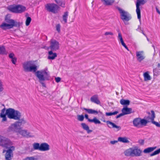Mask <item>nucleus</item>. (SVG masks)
I'll return each instance as SVG.
<instances>
[{
	"mask_svg": "<svg viewBox=\"0 0 160 160\" xmlns=\"http://www.w3.org/2000/svg\"><path fill=\"white\" fill-rule=\"evenodd\" d=\"M118 39L119 41L123 40L122 35L120 32H119L118 33Z\"/></svg>",
	"mask_w": 160,
	"mask_h": 160,
	"instance_id": "a19ab883",
	"label": "nucleus"
},
{
	"mask_svg": "<svg viewBox=\"0 0 160 160\" xmlns=\"http://www.w3.org/2000/svg\"><path fill=\"white\" fill-rule=\"evenodd\" d=\"M104 35L105 36H107L109 35L112 36L114 34L112 32H106L104 33Z\"/></svg>",
	"mask_w": 160,
	"mask_h": 160,
	"instance_id": "58836bf2",
	"label": "nucleus"
},
{
	"mask_svg": "<svg viewBox=\"0 0 160 160\" xmlns=\"http://www.w3.org/2000/svg\"><path fill=\"white\" fill-rule=\"evenodd\" d=\"M84 117L83 115H78L77 116V119L78 120L82 121L83 120Z\"/></svg>",
	"mask_w": 160,
	"mask_h": 160,
	"instance_id": "4c0bfd02",
	"label": "nucleus"
},
{
	"mask_svg": "<svg viewBox=\"0 0 160 160\" xmlns=\"http://www.w3.org/2000/svg\"><path fill=\"white\" fill-rule=\"evenodd\" d=\"M118 141L114 140V141H110V143L112 144H114L115 143H117Z\"/></svg>",
	"mask_w": 160,
	"mask_h": 160,
	"instance_id": "09e8293b",
	"label": "nucleus"
},
{
	"mask_svg": "<svg viewBox=\"0 0 160 160\" xmlns=\"http://www.w3.org/2000/svg\"><path fill=\"white\" fill-rule=\"evenodd\" d=\"M84 109L89 114H97L98 113L100 114H102V112L100 111H98L91 109H87L85 108H84Z\"/></svg>",
	"mask_w": 160,
	"mask_h": 160,
	"instance_id": "412c9836",
	"label": "nucleus"
},
{
	"mask_svg": "<svg viewBox=\"0 0 160 160\" xmlns=\"http://www.w3.org/2000/svg\"><path fill=\"white\" fill-rule=\"evenodd\" d=\"M59 47V44L58 42L54 39H52L50 41L49 48L53 51L58 50Z\"/></svg>",
	"mask_w": 160,
	"mask_h": 160,
	"instance_id": "ddd939ff",
	"label": "nucleus"
},
{
	"mask_svg": "<svg viewBox=\"0 0 160 160\" xmlns=\"http://www.w3.org/2000/svg\"><path fill=\"white\" fill-rule=\"evenodd\" d=\"M146 2V0H137L136 5V12L137 14L138 18L139 19L140 22L141 21V12L139 8V6L140 5H143Z\"/></svg>",
	"mask_w": 160,
	"mask_h": 160,
	"instance_id": "9d476101",
	"label": "nucleus"
},
{
	"mask_svg": "<svg viewBox=\"0 0 160 160\" xmlns=\"http://www.w3.org/2000/svg\"><path fill=\"white\" fill-rule=\"evenodd\" d=\"M158 67L160 66V64H159H159H158Z\"/></svg>",
	"mask_w": 160,
	"mask_h": 160,
	"instance_id": "4d7b16f0",
	"label": "nucleus"
},
{
	"mask_svg": "<svg viewBox=\"0 0 160 160\" xmlns=\"http://www.w3.org/2000/svg\"><path fill=\"white\" fill-rule=\"evenodd\" d=\"M68 16V12H66L64 13L62 16L63 21L64 23H65L67 22V19Z\"/></svg>",
	"mask_w": 160,
	"mask_h": 160,
	"instance_id": "2f4dec72",
	"label": "nucleus"
},
{
	"mask_svg": "<svg viewBox=\"0 0 160 160\" xmlns=\"http://www.w3.org/2000/svg\"><path fill=\"white\" fill-rule=\"evenodd\" d=\"M14 55L13 53H11L9 54V57L11 58H14Z\"/></svg>",
	"mask_w": 160,
	"mask_h": 160,
	"instance_id": "8fccbe9b",
	"label": "nucleus"
},
{
	"mask_svg": "<svg viewBox=\"0 0 160 160\" xmlns=\"http://www.w3.org/2000/svg\"><path fill=\"white\" fill-rule=\"evenodd\" d=\"M106 122L109 128H115L117 129L118 130H119L121 129L120 127L116 125L114 123L109 121H107Z\"/></svg>",
	"mask_w": 160,
	"mask_h": 160,
	"instance_id": "aec40b11",
	"label": "nucleus"
},
{
	"mask_svg": "<svg viewBox=\"0 0 160 160\" xmlns=\"http://www.w3.org/2000/svg\"><path fill=\"white\" fill-rule=\"evenodd\" d=\"M55 2L59 6L62 7H65L64 0H54Z\"/></svg>",
	"mask_w": 160,
	"mask_h": 160,
	"instance_id": "cd10ccee",
	"label": "nucleus"
},
{
	"mask_svg": "<svg viewBox=\"0 0 160 160\" xmlns=\"http://www.w3.org/2000/svg\"><path fill=\"white\" fill-rule=\"evenodd\" d=\"M85 117L86 119H88V121H89V120H91V119H90L88 118V114H85Z\"/></svg>",
	"mask_w": 160,
	"mask_h": 160,
	"instance_id": "603ef678",
	"label": "nucleus"
},
{
	"mask_svg": "<svg viewBox=\"0 0 160 160\" xmlns=\"http://www.w3.org/2000/svg\"><path fill=\"white\" fill-rule=\"evenodd\" d=\"M5 21L6 22L11 25V27L12 28L13 27L17 26L18 24L19 23L15 22L13 19L6 17L5 18Z\"/></svg>",
	"mask_w": 160,
	"mask_h": 160,
	"instance_id": "2eb2a0df",
	"label": "nucleus"
},
{
	"mask_svg": "<svg viewBox=\"0 0 160 160\" xmlns=\"http://www.w3.org/2000/svg\"><path fill=\"white\" fill-rule=\"evenodd\" d=\"M11 59H12L11 61H12V63L13 64H16V61H17L16 58L15 57H14V58H11Z\"/></svg>",
	"mask_w": 160,
	"mask_h": 160,
	"instance_id": "c03bdc74",
	"label": "nucleus"
},
{
	"mask_svg": "<svg viewBox=\"0 0 160 160\" xmlns=\"http://www.w3.org/2000/svg\"><path fill=\"white\" fill-rule=\"evenodd\" d=\"M89 122H93L95 124H100L101 123V122L96 117H94L92 119L89 120Z\"/></svg>",
	"mask_w": 160,
	"mask_h": 160,
	"instance_id": "473e14b6",
	"label": "nucleus"
},
{
	"mask_svg": "<svg viewBox=\"0 0 160 160\" xmlns=\"http://www.w3.org/2000/svg\"><path fill=\"white\" fill-rule=\"evenodd\" d=\"M24 160H35V158L33 157H28L25 158Z\"/></svg>",
	"mask_w": 160,
	"mask_h": 160,
	"instance_id": "37998d69",
	"label": "nucleus"
},
{
	"mask_svg": "<svg viewBox=\"0 0 160 160\" xmlns=\"http://www.w3.org/2000/svg\"><path fill=\"white\" fill-rule=\"evenodd\" d=\"M90 100L92 102L97 104H100V102L98 99V96L97 95H95L92 96L90 98Z\"/></svg>",
	"mask_w": 160,
	"mask_h": 160,
	"instance_id": "6ab92c4d",
	"label": "nucleus"
},
{
	"mask_svg": "<svg viewBox=\"0 0 160 160\" xmlns=\"http://www.w3.org/2000/svg\"><path fill=\"white\" fill-rule=\"evenodd\" d=\"M3 90L2 82V80L0 79V92L2 91Z\"/></svg>",
	"mask_w": 160,
	"mask_h": 160,
	"instance_id": "ea45409f",
	"label": "nucleus"
},
{
	"mask_svg": "<svg viewBox=\"0 0 160 160\" xmlns=\"http://www.w3.org/2000/svg\"><path fill=\"white\" fill-rule=\"evenodd\" d=\"M31 21V18L30 17H28L26 21V25L27 26H28Z\"/></svg>",
	"mask_w": 160,
	"mask_h": 160,
	"instance_id": "e433bc0d",
	"label": "nucleus"
},
{
	"mask_svg": "<svg viewBox=\"0 0 160 160\" xmlns=\"http://www.w3.org/2000/svg\"><path fill=\"white\" fill-rule=\"evenodd\" d=\"M82 128L85 130L87 131L88 133H89L92 132V130L89 129V127L85 123H82L81 124Z\"/></svg>",
	"mask_w": 160,
	"mask_h": 160,
	"instance_id": "bb28decb",
	"label": "nucleus"
},
{
	"mask_svg": "<svg viewBox=\"0 0 160 160\" xmlns=\"http://www.w3.org/2000/svg\"><path fill=\"white\" fill-rule=\"evenodd\" d=\"M56 28L57 31L59 32L60 31V24H58L56 25Z\"/></svg>",
	"mask_w": 160,
	"mask_h": 160,
	"instance_id": "79ce46f5",
	"label": "nucleus"
},
{
	"mask_svg": "<svg viewBox=\"0 0 160 160\" xmlns=\"http://www.w3.org/2000/svg\"><path fill=\"white\" fill-rule=\"evenodd\" d=\"M22 67L24 71L25 72H36L38 67L35 64V62L30 61L24 62L22 64Z\"/></svg>",
	"mask_w": 160,
	"mask_h": 160,
	"instance_id": "20e7f679",
	"label": "nucleus"
},
{
	"mask_svg": "<svg viewBox=\"0 0 160 160\" xmlns=\"http://www.w3.org/2000/svg\"><path fill=\"white\" fill-rule=\"evenodd\" d=\"M13 142L8 138L0 135V146L6 148H9Z\"/></svg>",
	"mask_w": 160,
	"mask_h": 160,
	"instance_id": "0eeeda50",
	"label": "nucleus"
},
{
	"mask_svg": "<svg viewBox=\"0 0 160 160\" xmlns=\"http://www.w3.org/2000/svg\"><path fill=\"white\" fill-rule=\"evenodd\" d=\"M149 122V121L148 120V116L145 117L143 119L139 118H135L132 122L133 126L138 128H141L146 126L147 124Z\"/></svg>",
	"mask_w": 160,
	"mask_h": 160,
	"instance_id": "39448f33",
	"label": "nucleus"
},
{
	"mask_svg": "<svg viewBox=\"0 0 160 160\" xmlns=\"http://www.w3.org/2000/svg\"><path fill=\"white\" fill-rule=\"evenodd\" d=\"M142 151L137 146L130 148L124 152V155L126 156L139 157L142 155Z\"/></svg>",
	"mask_w": 160,
	"mask_h": 160,
	"instance_id": "7ed1b4c3",
	"label": "nucleus"
},
{
	"mask_svg": "<svg viewBox=\"0 0 160 160\" xmlns=\"http://www.w3.org/2000/svg\"><path fill=\"white\" fill-rule=\"evenodd\" d=\"M147 40H148V41H149L148 39V38H147Z\"/></svg>",
	"mask_w": 160,
	"mask_h": 160,
	"instance_id": "bf43d9fd",
	"label": "nucleus"
},
{
	"mask_svg": "<svg viewBox=\"0 0 160 160\" xmlns=\"http://www.w3.org/2000/svg\"><path fill=\"white\" fill-rule=\"evenodd\" d=\"M160 153V148L155 150L153 152L151 153L150 156H153L159 154Z\"/></svg>",
	"mask_w": 160,
	"mask_h": 160,
	"instance_id": "f704fd0d",
	"label": "nucleus"
},
{
	"mask_svg": "<svg viewBox=\"0 0 160 160\" xmlns=\"http://www.w3.org/2000/svg\"><path fill=\"white\" fill-rule=\"evenodd\" d=\"M33 146L35 150H39L40 151V145L39 143H35L33 144Z\"/></svg>",
	"mask_w": 160,
	"mask_h": 160,
	"instance_id": "72a5a7b5",
	"label": "nucleus"
},
{
	"mask_svg": "<svg viewBox=\"0 0 160 160\" xmlns=\"http://www.w3.org/2000/svg\"><path fill=\"white\" fill-rule=\"evenodd\" d=\"M136 54L137 60L139 62H141L145 58V54L143 51H136Z\"/></svg>",
	"mask_w": 160,
	"mask_h": 160,
	"instance_id": "4468645a",
	"label": "nucleus"
},
{
	"mask_svg": "<svg viewBox=\"0 0 160 160\" xmlns=\"http://www.w3.org/2000/svg\"><path fill=\"white\" fill-rule=\"evenodd\" d=\"M15 147L14 146H11L6 151L5 154V160H11L12 158L13 157L12 152L15 150Z\"/></svg>",
	"mask_w": 160,
	"mask_h": 160,
	"instance_id": "9b49d317",
	"label": "nucleus"
},
{
	"mask_svg": "<svg viewBox=\"0 0 160 160\" xmlns=\"http://www.w3.org/2000/svg\"><path fill=\"white\" fill-rule=\"evenodd\" d=\"M55 80L56 82H59L60 81L61 78L60 77H58L55 78Z\"/></svg>",
	"mask_w": 160,
	"mask_h": 160,
	"instance_id": "a18cd8bd",
	"label": "nucleus"
},
{
	"mask_svg": "<svg viewBox=\"0 0 160 160\" xmlns=\"http://www.w3.org/2000/svg\"><path fill=\"white\" fill-rule=\"evenodd\" d=\"M50 149L49 145L46 143H43L40 145V151H48Z\"/></svg>",
	"mask_w": 160,
	"mask_h": 160,
	"instance_id": "f3484780",
	"label": "nucleus"
},
{
	"mask_svg": "<svg viewBox=\"0 0 160 160\" xmlns=\"http://www.w3.org/2000/svg\"><path fill=\"white\" fill-rule=\"evenodd\" d=\"M36 76L39 79V82L42 84L43 87L45 86V84L42 81L48 80L50 77V73L47 68L38 71L35 73Z\"/></svg>",
	"mask_w": 160,
	"mask_h": 160,
	"instance_id": "f03ea898",
	"label": "nucleus"
},
{
	"mask_svg": "<svg viewBox=\"0 0 160 160\" xmlns=\"http://www.w3.org/2000/svg\"><path fill=\"white\" fill-rule=\"evenodd\" d=\"M122 112H123L125 115L129 114L134 112L132 111L131 108H128L127 107H123L122 110Z\"/></svg>",
	"mask_w": 160,
	"mask_h": 160,
	"instance_id": "a211bd4d",
	"label": "nucleus"
},
{
	"mask_svg": "<svg viewBox=\"0 0 160 160\" xmlns=\"http://www.w3.org/2000/svg\"><path fill=\"white\" fill-rule=\"evenodd\" d=\"M102 1L106 5H111L114 2L115 0H102Z\"/></svg>",
	"mask_w": 160,
	"mask_h": 160,
	"instance_id": "a878e982",
	"label": "nucleus"
},
{
	"mask_svg": "<svg viewBox=\"0 0 160 160\" xmlns=\"http://www.w3.org/2000/svg\"><path fill=\"white\" fill-rule=\"evenodd\" d=\"M8 9L11 12L15 13H21L26 10L25 7L20 5H13L9 6Z\"/></svg>",
	"mask_w": 160,
	"mask_h": 160,
	"instance_id": "423d86ee",
	"label": "nucleus"
},
{
	"mask_svg": "<svg viewBox=\"0 0 160 160\" xmlns=\"http://www.w3.org/2000/svg\"><path fill=\"white\" fill-rule=\"evenodd\" d=\"M53 51L51 50L48 52V59L50 60H53L57 57V54L56 53H53Z\"/></svg>",
	"mask_w": 160,
	"mask_h": 160,
	"instance_id": "5701e85b",
	"label": "nucleus"
},
{
	"mask_svg": "<svg viewBox=\"0 0 160 160\" xmlns=\"http://www.w3.org/2000/svg\"><path fill=\"white\" fill-rule=\"evenodd\" d=\"M118 141L124 143H129V141L128 138L126 137H119L118 138Z\"/></svg>",
	"mask_w": 160,
	"mask_h": 160,
	"instance_id": "b1692460",
	"label": "nucleus"
},
{
	"mask_svg": "<svg viewBox=\"0 0 160 160\" xmlns=\"http://www.w3.org/2000/svg\"><path fill=\"white\" fill-rule=\"evenodd\" d=\"M142 33L143 35L145 36V34L143 32H142Z\"/></svg>",
	"mask_w": 160,
	"mask_h": 160,
	"instance_id": "13d9d810",
	"label": "nucleus"
},
{
	"mask_svg": "<svg viewBox=\"0 0 160 160\" xmlns=\"http://www.w3.org/2000/svg\"><path fill=\"white\" fill-rule=\"evenodd\" d=\"M45 7L48 11L53 13H57L59 8L57 5L54 3L47 4L45 5Z\"/></svg>",
	"mask_w": 160,
	"mask_h": 160,
	"instance_id": "6e6552de",
	"label": "nucleus"
},
{
	"mask_svg": "<svg viewBox=\"0 0 160 160\" xmlns=\"http://www.w3.org/2000/svg\"><path fill=\"white\" fill-rule=\"evenodd\" d=\"M157 69L156 68H155L153 69V72L154 74H155V73L156 72V71H157Z\"/></svg>",
	"mask_w": 160,
	"mask_h": 160,
	"instance_id": "5fc2aeb1",
	"label": "nucleus"
},
{
	"mask_svg": "<svg viewBox=\"0 0 160 160\" xmlns=\"http://www.w3.org/2000/svg\"><path fill=\"white\" fill-rule=\"evenodd\" d=\"M122 45L125 48H126L128 51H129V49L127 47V46L125 44L124 42L122 43Z\"/></svg>",
	"mask_w": 160,
	"mask_h": 160,
	"instance_id": "3c124183",
	"label": "nucleus"
},
{
	"mask_svg": "<svg viewBox=\"0 0 160 160\" xmlns=\"http://www.w3.org/2000/svg\"><path fill=\"white\" fill-rule=\"evenodd\" d=\"M144 141L143 140L141 139L138 141V143L141 145H143L144 144Z\"/></svg>",
	"mask_w": 160,
	"mask_h": 160,
	"instance_id": "de8ad7c7",
	"label": "nucleus"
},
{
	"mask_svg": "<svg viewBox=\"0 0 160 160\" xmlns=\"http://www.w3.org/2000/svg\"><path fill=\"white\" fill-rule=\"evenodd\" d=\"M6 115L10 119L18 120L11 124L9 127L8 130L10 132L18 133L21 130V126L27 123V121L24 118H21L22 116L21 112L13 108H9L6 110L5 108H4L1 110L0 118H2V122L7 121Z\"/></svg>",
	"mask_w": 160,
	"mask_h": 160,
	"instance_id": "f257e3e1",
	"label": "nucleus"
},
{
	"mask_svg": "<svg viewBox=\"0 0 160 160\" xmlns=\"http://www.w3.org/2000/svg\"><path fill=\"white\" fill-rule=\"evenodd\" d=\"M7 52L6 51L5 47L3 46H0V54L7 55Z\"/></svg>",
	"mask_w": 160,
	"mask_h": 160,
	"instance_id": "7c9ffc66",
	"label": "nucleus"
},
{
	"mask_svg": "<svg viewBox=\"0 0 160 160\" xmlns=\"http://www.w3.org/2000/svg\"><path fill=\"white\" fill-rule=\"evenodd\" d=\"M156 148L157 147L156 146L154 147H148L144 149L143 151V152L144 153H149L154 151Z\"/></svg>",
	"mask_w": 160,
	"mask_h": 160,
	"instance_id": "393cba45",
	"label": "nucleus"
},
{
	"mask_svg": "<svg viewBox=\"0 0 160 160\" xmlns=\"http://www.w3.org/2000/svg\"><path fill=\"white\" fill-rule=\"evenodd\" d=\"M118 10L120 14L121 18L123 21H128L131 19V16L128 12L120 8H118Z\"/></svg>",
	"mask_w": 160,
	"mask_h": 160,
	"instance_id": "1a4fd4ad",
	"label": "nucleus"
},
{
	"mask_svg": "<svg viewBox=\"0 0 160 160\" xmlns=\"http://www.w3.org/2000/svg\"><path fill=\"white\" fill-rule=\"evenodd\" d=\"M120 42H121V44H122V43H123L124 42L123 40L120 41Z\"/></svg>",
	"mask_w": 160,
	"mask_h": 160,
	"instance_id": "6e6d98bb",
	"label": "nucleus"
},
{
	"mask_svg": "<svg viewBox=\"0 0 160 160\" xmlns=\"http://www.w3.org/2000/svg\"><path fill=\"white\" fill-rule=\"evenodd\" d=\"M118 113V112L117 111H115L113 112H106V115L107 116H110L113 115H116Z\"/></svg>",
	"mask_w": 160,
	"mask_h": 160,
	"instance_id": "c9c22d12",
	"label": "nucleus"
},
{
	"mask_svg": "<svg viewBox=\"0 0 160 160\" xmlns=\"http://www.w3.org/2000/svg\"><path fill=\"white\" fill-rule=\"evenodd\" d=\"M10 26L7 22H4L0 25V27L3 30H6L12 28Z\"/></svg>",
	"mask_w": 160,
	"mask_h": 160,
	"instance_id": "4be33fe9",
	"label": "nucleus"
},
{
	"mask_svg": "<svg viewBox=\"0 0 160 160\" xmlns=\"http://www.w3.org/2000/svg\"><path fill=\"white\" fill-rule=\"evenodd\" d=\"M125 115V114L123 113V112H122V113L120 114H119L117 116L116 118H119L120 117H121L123 115Z\"/></svg>",
	"mask_w": 160,
	"mask_h": 160,
	"instance_id": "49530a36",
	"label": "nucleus"
},
{
	"mask_svg": "<svg viewBox=\"0 0 160 160\" xmlns=\"http://www.w3.org/2000/svg\"><path fill=\"white\" fill-rule=\"evenodd\" d=\"M120 103L122 105H128L130 104V101L128 100L122 99L120 101Z\"/></svg>",
	"mask_w": 160,
	"mask_h": 160,
	"instance_id": "c756f323",
	"label": "nucleus"
},
{
	"mask_svg": "<svg viewBox=\"0 0 160 160\" xmlns=\"http://www.w3.org/2000/svg\"><path fill=\"white\" fill-rule=\"evenodd\" d=\"M143 77L145 81L150 80L151 79V77L149 74L148 72H147L143 74Z\"/></svg>",
	"mask_w": 160,
	"mask_h": 160,
	"instance_id": "c85d7f7f",
	"label": "nucleus"
},
{
	"mask_svg": "<svg viewBox=\"0 0 160 160\" xmlns=\"http://www.w3.org/2000/svg\"><path fill=\"white\" fill-rule=\"evenodd\" d=\"M18 133L23 136L31 137H34V136L32 135L31 133L28 132L27 130H23L21 128V130L19 131Z\"/></svg>",
	"mask_w": 160,
	"mask_h": 160,
	"instance_id": "dca6fc26",
	"label": "nucleus"
},
{
	"mask_svg": "<svg viewBox=\"0 0 160 160\" xmlns=\"http://www.w3.org/2000/svg\"><path fill=\"white\" fill-rule=\"evenodd\" d=\"M148 114H149L148 120L149 121V122H151L152 123L155 124L157 127H160V123L154 121L155 118V114L154 111L152 110L151 111V114L150 112H148Z\"/></svg>",
	"mask_w": 160,
	"mask_h": 160,
	"instance_id": "f8f14e48",
	"label": "nucleus"
},
{
	"mask_svg": "<svg viewBox=\"0 0 160 160\" xmlns=\"http://www.w3.org/2000/svg\"><path fill=\"white\" fill-rule=\"evenodd\" d=\"M156 10L157 12L159 14H160V12L157 8H156Z\"/></svg>",
	"mask_w": 160,
	"mask_h": 160,
	"instance_id": "864d4df0",
	"label": "nucleus"
}]
</instances>
